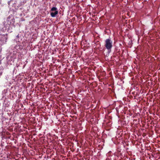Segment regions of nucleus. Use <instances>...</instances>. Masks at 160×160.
I'll return each mask as SVG.
<instances>
[{
  "label": "nucleus",
  "mask_w": 160,
  "mask_h": 160,
  "mask_svg": "<svg viewBox=\"0 0 160 160\" xmlns=\"http://www.w3.org/2000/svg\"><path fill=\"white\" fill-rule=\"evenodd\" d=\"M51 11L52 12H51L50 15L52 17H55L56 15L58 13V11L57 10V8L56 7H52L51 9Z\"/></svg>",
  "instance_id": "2"
},
{
  "label": "nucleus",
  "mask_w": 160,
  "mask_h": 160,
  "mask_svg": "<svg viewBox=\"0 0 160 160\" xmlns=\"http://www.w3.org/2000/svg\"><path fill=\"white\" fill-rule=\"evenodd\" d=\"M105 47L109 52L111 51V49L112 47V41L110 38L107 39L105 41Z\"/></svg>",
  "instance_id": "1"
},
{
  "label": "nucleus",
  "mask_w": 160,
  "mask_h": 160,
  "mask_svg": "<svg viewBox=\"0 0 160 160\" xmlns=\"http://www.w3.org/2000/svg\"><path fill=\"white\" fill-rule=\"evenodd\" d=\"M1 38L2 39L1 41L3 42H6L8 39L7 34H6L2 35H1Z\"/></svg>",
  "instance_id": "3"
}]
</instances>
